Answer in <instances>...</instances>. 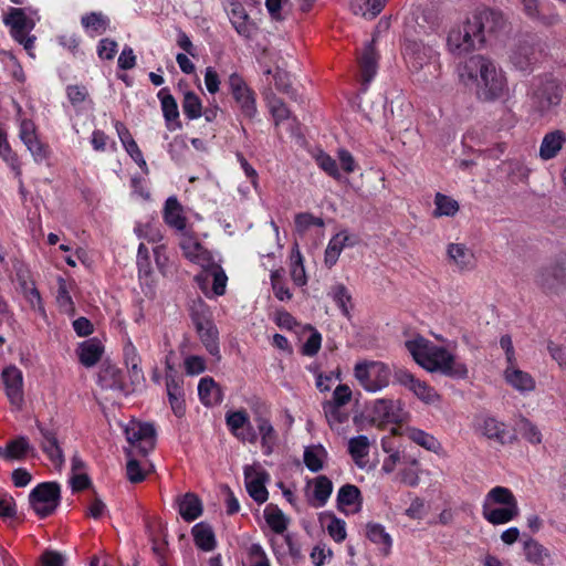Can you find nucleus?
Here are the masks:
<instances>
[{"label": "nucleus", "mask_w": 566, "mask_h": 566, "mask_svg": "<svg viewBox=\"0 0 566 566\" xmlns=\"http://www.w3.org/2000/svg\"><path fill=\"white\" fill-rule=\"evenodd\" d=\"M403 56L417 82L431 83L440 77V54L433 45L422 41L408 40L405 43Z\"/></svg>", "instance_id": "obj_1"}, {"label": "nucleus", "mask_w": 566, "mask_h": 566, "mask_svg": "<svg viewBox=\"0 0 566 566\" xmlns=\"http://www.w3.org/2000/svg\"><path fill=\"white\" fill-rule=\"evenodd\" d=\"M564 88L553 76H545L534 86L531 94V109L539 117L551 114L562 102Z\"/></svg>", "instance_id": "obj_2"}, {"label": "nucleus", "mask_w": 566, "mask_h": 566, "mask_svg": "<svg viewBox=\"0 0 566 566\" xmlns=\"http://www.w3.org/2000/svg\"><path fill=\"white\" fill-rule=\"evenodd\" d=\"M543 52L541 40L534 34L518 36L510 50V62L518 71L531 72Z\"/></svg>", "instance_id": "obj_3"}, {"label": "nucleus", "mask_w": 566, "mask_h": 566, "mask_svg": "<svg viewBox=\"0 0 566 566\" xmlns=\"http://www.w3.org/2000/svg\"><path fill=\"white\" fill-rule=\"evenodd\" d=\"M354 376L366 391L377 392L389 385L391 371L382 361L365 360L355 365Z\"/></svg>", "instance_id": "obj_4"}, {"label": "nucleus", "mask_w": 566, "mask_h": 566, "mask_svg": "<svg viewBox=\"0 0 566 566\" xmlns=\"http://www.w3.org/2000/svg\"><path fill=\"white\" fill-rule=\"evenodd\" d=\"M61 501V488L57 482H42L29 494V502L35 514L45 518L52 515Z\"/></svg>", "instance_id": "obj_5"}, {"label": "nucleus", "mask_w": 566, "mask_h": 566, "mask_svg": "<svg viewBox=\"0 0 566 566\" xmlns=\"http://www.w3.org/2000/svg\"><path fill=\"white\" fill-rule=\"evenodd\" d=\"M424 369L430 373L438 371L455 379H464L468 377L465 364L458 361L450 352L440 346L431 348V355L430 358L427 359Z\"/></svg>", "instance_id": "obj_6"}, {"label": "nucleus", "mask_w": 566, "mask_h": 566, "mask_svg": "<svg viewBox=\"0 0 566 566\" xmlns=\"http://www.w3.org/2000/svg\"><path fill=\"white\" fill-rule=\"evenodd\" d=\"M447 45L451 53L461 55L483 46L482 38L473 29L471 19L453 27L447 38Z\"/></svg>", "instance_id": "obj_7"}, {"label": "nucleus", "mask_w": 566, "mask_h": 566, "mask_svg": "<svg viewBox=\"0 0 566 566\" xmlns=\"http://www.w3.org/2000/svg\"><path fill=\"white\" fill-rule=\"evenodd\" d=\"M35 427L40 434L38 442L42 452L55 468L61 469L65 463V457L59 440L57 427L53 423H44L39 420L35 421Z\"/></svg>", "instance_id": "obj_8"}, {"label": "nucleus", "mask_w": 566, "mask_h": 566, "mask_svg": "<svg viewBox=\"0 0 566 566\" xmlns=\"http://www.w3.org/2000/svg\"><path fill=\"white\" fill-rule=\"evenodd\" d=\"M228 85L232 97L240 108L241 115L248 119H253L258 114L254 91L238 73H232L229 76Z\"/></svg>", "instance_id": "obj_9"}, {"label": "nucleus", "mask_w": 566, "mask_h": 566, "mask_svg": "<svg viewBox=\"0 0 566 566\" xmlns=\"http://www.w3.org/2000/svg\"><path fill=\"white\" fill-rule=\"evenodd\" d=\"M469 18L473 29L482 38L483 45L491 41L505 24L503 14L489 8L478 9Z\"/></svg>", "instance_id": "obj_10"}, {"label": "nucleus", "mask_w": 566, "mask_h": 566, "mask_svg": "<svg viewBox=\"0 0 566 566\" xmlns=\"http://www.w3.org/2000/svg\"><path fill=\"white\" fill-rule=\"evenodd\" d=\"M476 96L483 102H494L504 97L509 91L505 73L497 65L475 84Z\"/></svg>", "instance_id": "obj_11"}, {"label": "nucleus", "mask_w": 566, "mask_h": 566, "mask_svg": "<svg viewBox=\"0 0 566 566\" xmlns=\"http://www.w3.org/2000/svg\"><path fill=\"white\" fill-rule=\"evenodd\" d=\"M536 282L547 293H558L566 285V264H564L563 252L553 263L538 272Z\"/></svg>", "instance_id": "obj_12"}, {"label": "nucleus", "mask_w": 566, "mask_h": 566, "mask_svg": "<svg viewBox=\"0 0 566 566\" xmlns=\"http://www.w3.org/2000/svg\"><path fill=\"white\" fill-rule=\"evenodd\" d=\"M394 379L397 384L412 391L413 395L424 403L430 405L439 400V395L434 388L416 378L413 374L405 368H397L394 374Z\"/></svg>", "instance_id": "obj_13"}, {"label": "nucleus", "mask_w": 566, "mask_h": 566, "mask_svg": "<svg viewBox=\"0 0 566 566\" xmlns=\"http://www.w3.org/2000/svg\"><path fill=\"white\" fill-rule=\"evenodd\" d=\"M496 66V63L482 54H475L465 60L459 67V77L462 83L476 84L485 74L490 73Z\"/></svg>", "instance_id": "obj_14"}, {"label": "nucleus", "mask_w": 566, "mask_h": 566, "mask_svg": "<svg viewBox=\"0 0 566 566\" xmlns=\"http://www.w3.org/2000/svg\"><path fill=\"white\" fill-rule=\"evenodd\" d=\"M125 436L132 446H136L142 455H147L155 448L156 429L148 422H133L125 428Z\"/></svg>", "instance_id": "obj_15"}, {"label": "nucleus", "mask_w": 566, "mask_h": 566, "mask_svg": "<svg viewBox=\"0 0 566 566\" xmlns=\"http://www.w3.org/2000/svg\"><path fill=\"white\" fill-rule=\"evenodd\" d=\"M1 379L10 403L20 410L24 402L22 371L17 366L10 365L2 370Z\"/></svg>", "instance_id": "obj_16"}, {"label": "nucleus", "mask_w": 566, "mask_h": 566, "mask_svg": "<svg viewBox=\"0 0 566 566\" xmlns=\"http://www.w3.org/2000/svg\"><path fill=\"white\" fill-rule=\"evenodd\" d=\"M166 391L174 415L177 418H182L186 413L184 379L175 375L170 365H168V371L166 373Z\"/></svg>", "instance_id": "obj_17"}, {"label": "nucleus", "mask_w": 566, "mask_h": 566, "mask_svg": "<svg viewBox=\"0 0 566 566\" xmlns=\"http://www.w3.org/2000/svg\"><path fill=\"white\" fill-rule=\"evenodd\" d=\"M243 473L249 495L258 504L266 502L269 492L265 488V483L269 481V473L264 470H259L253 465H245Z\"/></svg>", "instance_id": "obj_18"}, {"label": "nucleus", "mask_w": 566, "mask_h": 566, "mask_svg": "<svg viewBox=\"0 0 566 566\" xmlns=\"http://www.w3.org/2000/svg\"><path fill=\"white\" fill-rule=\"evenodd\" d=\"M19 136L36 163H42L49 157V147L39 139L36 127L31 119L21 122Z\"/></svg>", "instance_id": "obj_19"}, {"label": "nucleus", "mask_w": 566, "mask_h": 566, "mask_svg": "<svg viewBox=\"0 0 566 566\" xmlns=\"http://www.w3.org/2000/svg\"><path fill=\"white\" fill-rule=\"evenodd\" d=\"M97 382L102 389L127 396L129 390L125 382V375L115 365H103L98 371Z\"/></svg>", "instance_id": "obj_20"}, {"label": "nucleus", "mask_w": 566, "mask_h": 566, "mask_svg": "<svg viewBox=\"0 0 566 566\" xmlns=\"http://www.w3.org/2000/svg\"><path fill=\"white\" fill-rule=\"evenodd\" d=\"M373 417L382 423H401L405 411L399 400L377 399L373 406Z\"/></svg>", "instance_id": "obj_21"}, {"label": "nucleus", "mask_w": 566, "mask_h": 566, "mask_svg": "<svg viewBox=\"0 0 566 566\" xmlns=\"http://www.w3.org/2000/svg\"><path fill=\"white\" fill-rule=\"evenodd\" d=\"M266 411V406L259 403L258 409H255L254 422L258 428V437H261V444L265 449V453L270 454L276 443L277 434L269 418L265 416Z\"/></svg>", "instance_id": "obj_22"}, {"label": "nucleus", "mask_w": 566, "mask_h": 566, "mask_svg": "<svg viewBox=\"0 0 566 566\" xmlns=\"http://www.w3.org/2000/svg\"><path fill=\"white\" fill-rule=\"evenodd\" d=\"M378 53L375 48V41H370L364 48L363 54L359 59L360 72H361V90L365 92L368 88L369 83L374 80L378 69Z\"/></svg>", "instance_id": "obj_23"}, {"label": "nucleus", "mask_w": 566, "mask_h": 566, "mask_svg": "<svg viewBox=\"0 0 566 566\" xmlns=\"http://www.w3.org/2000/svg\"><path fill=\"white\" fill-rule=\"evenodd\" d=\"M227 12L237 33L245 39H250L254 30V24L250 21V17L242 3L239 1L230 2Z\"/></svg>", "instance_id": "obj_24"}, {"label": "nucleus", "mask_w": 566, "mask_h": 566, "mask_svg": "<svg viewBox=\"0 0 566 566\" xmlns=\"http://www.w3.org/2000/svg\"><path fill=\"white\" fill-rule=\"evenodd\" d=\"M479 429L485 438L495 440L501 444L511 443L516 439L515 436H507L506 424L494 417H484L479 424Z\"/></svg>", "instance_id": "obj_25"}, {"label": "nucleus", "mask_w": 566, "mask_h": 566, "mask_svg": "<svg viewBox=\"0 0 566 566\" xmlns=\"http://www.w3.org/2000/svg\"><path fill=\"white\" fill-rule=\"evenodd\" d=\"M28 454L34 457L35 449L25 436H19L8 441L3 448V459L7 461H22Z\"/></svg>", "instance_id": "obj_26"}, {"label": "nucleus", "mask_w": 566, "mask_h": 566, "mask_svg": "<svg viewBox=\"0 0 566 566\" xmlns=\"http://www.w3.org/2000/svg\"><path fill=\"white\" fill-rule=\"evenodd\" d=\"M566 143V133L560 129H555L546 133L542 139L539 146V157L543 160H549L555 158L563 145Z\"/></svg>", "instance_id": "obj_27"}, {"label": "nucleus", "mask_w": 566, "mask_h": 566, "mask_svg": "<svg viewBox=\"0 0 566 566\" xmlns=\"http://www.w3.org/2000/svg\"><path fill=\"white\" fill-rule=\"evenodd\" d=\"M157 96L160 99L163 115L167 123L168 129L175 130L176 128H181V123L178 120V105L175 97L170 94L169 90L167 87L161 88L158 92Z\"/></svg>", "instance_id": "obj_28"}, {"label": "nucleus", "mask_w": 566, "mask_h": 566, "mask_svg": "<svg viewBox=\"0 0 566 566\" xmlns=\"http://www.w3.org/2000/svg\"><path fill=\"white\" fill-rule=\"evenodd\" d=\"M355 240H352L350 235L346 233V231H340L336 233L328 242L325 253H324V263L326 268L332 269L343 251V249L347 245H354Z\"/></svg>", "instance_id": "obj_29"}, {"label": "nucleus", "mask_w": 566, "mask_h": 566, "mask_svg": "<svg viewBox=\"0 0 566 566\" xmlns=\"http://www.w3.org/2000/svg\"><path fill=\"white\" fill-rule=\"evenodd\" d=\"M198 395L201 403L207 407L219 405L223 400L220 386L209 376L200 379L198 384Z\"/></svg>", "instance_id": "obj_30"}, {"label": "nucleus", "mask_w": 566, "mask_h": 566, "mask_svg": "<svg viewBox=\"0 0 566 566\" xmlns=\"http://www.w3.org/2000/svg\"><path fill=\"white\" fill-rule=\"evenodd\" d=\"M80 363L85 367H93L97 364L104 353V346L96 337L84 340L80 344L78 349Z\"/></svg>", "instance_id": "obj_31"}, {"label": "nucleus", "mask_w": 566, "mask_h": 566, "mask_svg": "<svg viewBox=\"0 0 566 566\" xmlns=\"http://www.w3.org/2000/svg\"><path fill=\"white\" fill-rule=\"evenodd\" d=\"M195 545L203 551L211 552L217 547V539L213 528L207 522H199L191 528Z\"/></svg>", "instance_id": "obj_32"}, {"label": "nucleus", "mask_w": 566, "mask_h": 566, "mask_svg": "<svg viewBox=\"0 0 566 566\" xmlns=\"http://www.w3.org/2000/svg\"><path fill=\"white\" fill-rule=\"evenodd\" d=\"M525 559L537 566H546L551 563L549 551L536 539L528 537L523 543Z\"/></svg>", "instance_id": "obj_33"}, {"label": "nucleus", "mask_w": 566, "mask_h": 566, "mask_svg": "<svg viewBox=\"0 0 566 566\" xmlns=\"http://www.w3.org/2000/svg\"><path fill=\"white\" fill-rule=\"evenodd\" d=\"M319 523L326 528L328 535L336 542L342 543L345 541L346 523L344 520L337 517L333 512H323L319 514Z\"/></svg>", "instance_id": "obj_34"}, {"label": "nucleus", "mask_w": 566, "mask_h": 566, "mask_svg": "<svg viewBox=\"0 0 566 566\" xmlns=\"http://www.w3.org/2000/svg\"><path fill=\"white\" fill-rule=\"evenodd\" d=\"M179 514L186 522H192L201 516L202 502L195 493L188 492L178 501Z\"/></svg>", "instance_id": "obj_35"}, {"label": "nucleus", "mask_w": 566, "mask_h": 566, "mask_svg": "<svg viewBox=\"0 0 566 566\" xmlns=\"http://www.w3.org/2000/svg\"><path fill=\"white\" fill-rule=\"evenodd\" d=\"M520 514L518 506H502L491 509L489 503L483 504V517L493 525L505 524Z\"/></svg>", "instance_id": "obj_36"}, {"label": "nucleus", "mask_w": 566, "mask_h": 566, "mask_svg": "<svg viewBox=\"0 0 566 566\" xmlns=\"http://www.w3.org/2000/svg\"><path fill=\"white\" fill-rule=\"evenodd\" d=\"M366 536L370 542L379 546V551L384 556L389 555L392 539L381 524L368 523L366 525Z\"/></svg>", "instance_id": "obj_37"}, {"label": "nucleus", "mask_w": 566, "mask_h": 566, "mask_svg": "<svg viewBox=\"0 0 566 566\" xmlns=\"http://www.w3.org/2000/svg\"><path fill=\"white\" fill-rule=\"evenodd\" d=\"M337 509L345 512L347 506L356 505L355 511H359L363 503L361 492L358 486L354 484L343 485L337 493Z\"/></svg>", "instance_id": "obj_38"}, {"label": "nucleus", "mask_w": 566, "mask_h": 566, "mask_svg": "<svg viewBox=\"0 0 566 566\" xmlns=\"http://www.w3.org/2000/svg\"><path fill=\"white\" fill-rule=\"evenodd\" d=\"M165 222L177 230L186 228V218L182 216V207L176 197H169L164 207Z\"/></svg>", "instance_id": "obj_39"}, {"label": "nucleus", "mask_w": 566, "mask_h": 566, "mask_svg": "<svg viewBox=\"0 0 566 566\" xmlns=\"http://www.w3.org/2000/svg\"><path fill=\"white\" fill-rule=\"evenodd\" d=\"M405 345L415 361L424 368L427 359L430 358L431 348L434 346L431 345L430 342L422 336L407 340Z\"/></svg>", "instance_id": "obj_40"}, {"label": "nucleus", "mask_w": 566, "mask_h": 566, "mask_svg": "<svg viewBox=\"0 0 566 566\" xmlns=\"http://www.w3.org/2000/svg\"><path fill=\"white\" fill-rule=\"evenodd\" d=\"M387 0H354L350 10L355 15L365 19H375L385 8Z\"/></svg>", "instance_id": "obj_41"}, {"label": "nucleus", "mask_w": 566, "mask_h": 566, "mask_svg": "<svg viewBox=\"0 0 566 566\" xmlns=\"http://www.w3.org/2000/svg\"><path fill=\"white\" fill-rule=\"evenodd\" d=\"M290 273L291 279L297 286H304L307 283V276L304 268V259L300 251L297 242H295L290 255Z\"/></svg>", "instance_id": "obj_42"}, {"label": "nucleus", "mask_w": 566, "mask_h": 566, "mask_svg": "<svg viewBox=\"0 0 566 566\" xmlns=\"http://www.w3.org/2000/svg\"><path fill=\"white\" fill-rule=\"evenodd\" d=\"M109 19L102 12H90L81 18V24L92 36L101 35L109 28Z\"/></svg>", "instance_id": "obj_43"}, {"label": "nucleus", "mask_w": 566, "mask_h": 566, "mask_svg": "<svg viewBox=\"0 0 566 566\" xmlns=\"http://www.w3.org/2000/svg\"><path fill=\"white\" fill-rule=\"evenodd\" d=\"M448 256L461 270H471L474 265L473 253L462 243H450L448 245Z\"/></svg>", "instance_id": "obj_44"}, {"label": "nucleus", "mask_w": 566, "mask_h": 566, "mask_svg": "<svg viewBox=\"0 0 566 566\" xmlns=\"http://www.w3.org/2000/svg\"><path fill=\"white\" fill-rule=\"evenodd\" d=\"M201 343L209 352L210 355L220 358V347H219V332L217 326L212 323L202 326L201 329H196Z\"/></svg>", "instance_id": "obj_45"}, {"label": "nucleus", "mask_w": 566, "mask_h": 566, "mask_svg": "<svg viewBox=\"0 0 566 566\" xmlns=\"http://www.w3.org/2000/svg\"><path fill=\"white\" fill-rule=\"evenodd\" d=\"M328 296L336 303L342 314L345 317L350 318L353 298L348 289L343 283H336L331 287Z\"/></svg>", "instance_id": "obj_46"}, {"label": "nucleus", "mask_w": 566, "mask_h": 566, "mask_svg": "<svg viewBox=\"0 0 566 566\" xmlns=\"http://www.w3.org/2000/svg\"><path fill=\"white\" fill-rule=\"evenodd\" d=\"M505 379L512 387L520 391H531L535 387V382L530 374L514 367L506 368Z\"/></svg>", "instance_id": "obj_47"}, {"label": "nucleus", "mask_w": 566, "mask_h": 566, "mask_svg": "<svg viewBox=\"0 0 566 566\" xmlns=\"http://www.w3.org/2000/svg\"><path fill=\"white\" fill-rule=\"evenodd\" d=\"M264 518L270 528L276 534H283L287 528L289 520L282 510L272 503L266 505Z\"/></svg>", "instance_id": "obj_48"}, {"label": "nucleus", "mask_w": 566, "mask_h": 566, "mask_svg": "<svg viewBox=\"0 0 566 566\" xmlns=\"http://www.w3.org/2000/svg\"><path fill=\"white\" fill-rule=\"evenodd\" d=\"M333 492V483L326 475H318L314 480L313 506L321 507L326 504Z\"/></svg>", "instance_id": "obj_49"}, {"label": "nucleus", "mask_w": 566, "mask_h": 566, "mask_svg": "<svg viewBox=\"0 0 566 566\" xmlns=\"http://www.w3.org/2000/svg\"><path fill=\"white\" fill-rule=\"evenodd\" d=\"M500 504L503 506H518L517 500L513 492L505 486H495L486 494L485 502Z\"/></svg>", "instance_id": "obj_50"}, {"label": "nucleus", "mask_w": 566, "mask_h": 566, "mask_svg": "<svg viewBox=\"0 0 566 566\" xmlns=\"http://www.w3.org/2000/svg\"><path fill=\"white\" fill-rule=\"evenodd\" d=\"M3 22L6 25L11 27V29H17V32L19 30H31L34 27V23L28 19L23 9L20 8H11Z\"/></svg>", "instance_id": "obj_51"}, {"label": "nucleus", "mask_w": 566, "mask_h": 566, "mask_svg": "<svg viewBox=\"0 0 566 566\" xmlns=\"http://www.w3.org/2000/svg\"><path fill=\"white\" fill-rule=\"evenodd\" d=\"M348 451L355 463L361 467L360 459L368 455L369 452V440L366 436H357L349 440Z\"/></svg>", "instance_id": "obj_52"}, {"label": "nucleus", "mask_w": 566, "mask_h": 566, "mask_svg": "<svg viewBox=\"0 0 566 566\" xmlns=\"http://www.w3.org/2000/svg\"><path fill=\"white\" fill-rule=\"evenodd\" d=\"M182 111L185 116L189 119H196L202 116L201 99L195 92L188 91L185 93L182 101Z\"/></svg>", "instance_id": "obj_53"}, {"label": "nucleus", "mask_w": 566, "mask_h": 566, "mask_svg": "<svg viewBox=\"0 0 566 566\" xmlns=\"http://www.w3.org/2000/svg\"><path fill=\"white\" fill-rule=\"evenodd\" d=\"M266 103L276 126L291 117L290 109L287 108L285 103L277 96H266Z\"/></svg>", "instance_id": "obj_54"}, {"label": "nucleus", "mask_w": 566, "mask_h": 566, "mask_svg": "<svg viewBox=\"0 0 566 566\" xmlns=\"http://www.w3.org/2000/svg\"><path fill=\"white\" fill-rule=\"evenodd\" d=\"M409 439L428 451H437L440 442L430 433L412 428L408 432Z\"/></svg>", "instance_id": "obj_55"}, {"label": "nucleus", "mask_w": 566, "mask_h": 566, "mask_svg": "<svg viewBox=\"0 0 566 566\" xmlns=\"http://www.w3.org/2000/svg\"><path fill=\"white\" fill-rule=\"evenodd\" d=\"M434 216L452 217L459 211V203L449 196L438 192L434 197Z\"/></svg>", "instance_id": "obj_56"}, {"label": "nucleus", "mask_w": 566, "mask_h": 566, "mask_svg": "<svg viewBox=\"0 0 566 566\" xmlns=\"http://www.w3.org/2000/svg\"><path fill=\"white\" fill-rule=\"evenodd\" d=\"M315 161H316L317 166L324 172H326L329 177L334 178L337 181H340L343 179V176L338 169V165H337L336 160L333 157H331L328 154H326L325 151L321 150L315 156Z\"/></svg>", "instance_id": "obj_57"}, {"label": "nucleus", "mask_w": 566, "mask_h": 566, "mask_svg": "<svg viewBox=\"0 0 566 566\" xmlns=\"http://www.w3.org/2000/svg\"><path fill=\"white\" fill-rule=\"evenodd\" d=\"M273 77H274L275 87L280 92L286 94L287 96H290V98H292L294 101L298 99V94H297L296 90L293 88L290 74L286 71L277 69L275 71Z\"/></svg>", "instance_id": "obj_58"}, {"label": "nucleus", "mask_w": 566, "mask_h": 566, "mask_svg": "<svg viewBox=\"0 0 566 566\" xmlns=\"http://www.w3.org/2000/svg\"><path fill=\"white\" fill-rule=\"evenodd\" d=\"M323 411L331 428L334 424L346 422L349 417L347 412L342 410V407L329 401L323 402Z\"/></svg>", "instance_id": "obj_59"}, {"label": "nucleus", "mask_w": 566, "mask_h": 566, "mask_svg": "<svg viewBox=\"0 0 566 566\" xmlns=\"http://www.w3.org/2000/svg\"><path fill=\"white\" fill-rule=\"evenodd\" d=\"M207 276H212L213 293L218 296L223 295L226 293L228 276L222 268L218 264H212L207 271Z\"/></svg>", "instance_id": "obj_60"}, {"label": "nucleus", "mask_w": 566, "mask_h": 566, "mask_svg": "<svg viewBox=\"0 0 566 566\" xmlns=\"http://www.w3.org/2000/svg\"><path fill=\"white\" fill-rule=\"evenodd\" d=\"M517 430L530 443L538 444L542 442V433L538 428L527 418L522 417L517 423Z\"/></svg>", "instance_id": "obj_61"}, {"label": "nucleus", "mask_w": 566, "mask_h": 566, "mask_svg": "<svg viewBox=\"0 0 566 566\" xmlns=\"http://www.w3.org/2000/svg\"><path fill=\"white\" fill-rule=\"evenodd\" d=\"M190 317L196 329H201L202 326L212 323L209 308L202 302L191 307Z\"/></svg>", "instance_id": "obj_62"}, {"label": "nucleus", "mask_w": 566, "mask_h": 566, "mask_svg": "<svg viewBox=\"0 0 566 566\" xmlns=\"http://www.w3.org/2000/svg\"><path fill=\"white\" fill-rule=\"evenodd\" d=\"M226 422L233 434H238L239 430L249 424L250 420L245 410H237L227 412Z\"/></svg>", "instance_id": "obj_63"}, {"label": "nucleus", "mask_w": 566, "mask_h": 566, "mask_svg": "<svg viewBox=\"0 0 566 566\" xmlns=\"http://www.w3.org/2000/svg\"><path fill=\"white\" fill-rule=\"evenodd\" d=\"M136 263L138 268V274L140 277H148L151 274L153 269L150 255L148 248L144 243H140L138 245Z\"/></svg>", "instance_id": "obj_64"}]
</instances>
